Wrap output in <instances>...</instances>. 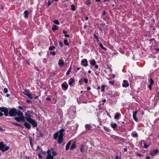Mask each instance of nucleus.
<instances>
[{"mask_svg": "<svg viewBox=\"0 0 159 159\" xmlns=\"http://www.w3.org/2000/svg\"><path fill=\"white\" fill-rule=\"evenodd\" d=\"M31 113L30 111H27L25 114L26 116L25 119L28 122L32 124L33 126L36 127L37 126V124L34 120L31 118Z\"/></svg>", "mask_w": 159, "mask_h": 159, "instance_id": "obj_1", "label": "nucleus"}, {"mask_svg": "<svg viewBox=\"0 0 159 159\" xmlns=\"http://www.w3.org/2000/svg\"><path fill=\"white\" fill-rule=\"evenodd\" d=\"M9 109L5 107H0V111L1 112H3L4 115L5 116H8L9 113Z\"/></svg>", "mask_w": 159, "mask_h": 159, "instance_id": "obj_2", "label": "nucleus"}, {"mask_svg": "<svg viewBox=\"0 0 159 159\" xmlns=\"http://www.w3.org/2000/svg\"><path fill=\"white\" fill-rule=\"evenodd\" d=\"M16 109L15 108L11 109L9 111L8 114L10 116H16Z\"/></svg>", "mask_w": 159, "mask_h": 159, "instance_id": "obj_3", "label": "nucleus"}, {"mask_svg": "<svg viewBox=\"0 0 159 159\" xmlns=\"http://www.w3.org/2000/svg\"><path fill=\"white\" fill-rule=\"evenodd\" d=\"M9 149V147L8 146H6L5 145L3 144V142H2V144L1 146L0 150H1L3 152L6 151Z\"/></svg>", "mask_w": 159, "mask_h": 159, "instance_id": "obj_4", "label": "nucleus"}, {"mask_svg": "<svg viewBox=\"0 0 159 159\" xmlns=\"http://www.w3.org/2000/svg\"><path fill=\"white\" fill-rule=\"evenodd\" d=\"M54 138L57 141L58 143L60 144V131H58L54 134Z\"/></svg>", "mask_w": 159, "mask_h": 159, "instance_id": "obj_5", "label": "nucleus"}, {"mask_svg": "<svg viewBox=\"0 0 159 159\" xmlns=\"http://www.w3.org/2000/svg\"><path fill=\"white\" fill-rule=\"evenodd\" d=\"M23 93L24 94L27 96L29 99H33L32 95L29 93V92L27 90H25L23 92Z\"/></svg>", "mask_w": 159, "mask_h": 159, "instance_id": "obj_6", "label": "nucleus"}, {"mask_svg": "<svg viewBox=\"0 0 159 159\" xmlns=\"http://www.w3.org/2000/svg\"><path fill=\"white\" fill-rule=\"evenodd\" d=\"M64 132V129H61L60 130V143L63 142V136L64 135L63 133Z\"/></svg>", "mask_w": 159, "mask_h": 159, "instance_id": "obj_7", "label": "nucleus"}, {"mask_svg": "<svg viewBox=\"0 0 159 159\" xmlns=\"http://www.w3.org/2000/svg\"><path fill=\"white\" fill-rule=\"evenodd\" d=\"M87 149L88 147L87 146L84 145H82L80 147V151L82 153L87 150Z\"/></svg>", "mask_w": 159, "mask_h": 159, "instance_id": "obj_8", "label": "nucleus"}, {"mask_svg": "<svg viewBox=\"0 0 159 159\" xmlns=\"http://www.w3.org/2000/svg\"><path fill=\"white\" fill-rule=\"evenodd\" d=\"M159 152V150L157 149L152 150L150 152V154L152 156H154Z\"/></svg>", "mask_w": 159, "mask_h": 159, "instance_id": "obj_9", "label": "nucleus"}, {"mask_svg": "<svg viewBox=\"0 0 159 159\" xmlns=\"http://www.w3.org/2000/svg\"><path fill=\"white\" fill-rule=\"evenodd\" d=\"M81 64L82 65L84 66L85 67H86L88 66V64L87 63V61L86 59H83L81 61Z\"/></svg>", "mask_w": 159, "mask_h": 159, "instance_id": "obj_10", "label": "nucleus"}, {"mask_svg": "<svg viewBox=\"0 0 159 159\" xmlns=\"http://www.w3.org/2000/svg\"><path fill=\"white\" fill-rule=\"evenodd\" d=\"M138 112V111H136L135 112H133V119L136 122H137L138 121V119L136 118V115L137 114Z\"/></svg>", "mask_w": 159, "mask_h": 159, "instance_id": "obj_11", "label": "nucleus"}, {"mask_svg": "<svg viewBox=\"0 0 159 159\" xmlns=\"http://www.w3.org/2000/svg\"><path fill=\"white\" fill-rule=\"evenodd\" d=\"M16 116L17 115L18 116H22L23 115V113L21 111H19L18 110H17L16 109Z\"/></svg>", "mask_w": 159, "mask_h": 159, "instance_id": "obj_12", "label": "nucleus"}, {"mask_svg": "<svg viewBox=\"0 0 159 159\" xmlns=\"http://www.w3.org/2000/svg\"><path fill=\"white\" fill-rule=\"evenodd\" d=\"M123 84H122V86L124 87H127L129 86V84L127 82L126 80H124L123 81Z\"/></svg>", "mask_w": 159, "mask_h": 159, "instance_id": "obj_13", "label": "nucleus"}, {"mask_svg": "<svg viewBox=\"0 0 159 159\" xmlns=\"http://www.w3.org/2000/svg\"><path fill=\"white\" fill-rule=\"evenodd\" d=\"M62 88L64 90H66L68 87V85L64 83L61 85Z\"/></svg>", "mask_w": 159, "mask_h": 159, "instance_id": "obj_14", "label": "nucleus"}, {"mask_svg": "<svg viewBox=\"0 0 159 159\" xmlns=\"http://www.w3.org/2000/svg\"><path fill=\"white\" fill-rule=\"evenodd\" d=\"M49 150L47 151V153H48L46 159H53V157L50 153L49 154Z\"/></svg>", "mask_w": 159, "mask_h": 159, "instance_id": "obj_15", "label": "nucleus"}, {"mask_svg": "<svg viewBox=\"0 0 159 159\" xmlns=\"http://www.w3.org/2000/svg\"><path fill=\"white\" fill-rule=\"evenodd\" d=\"M24 125L26 128L28 129H30L31 128L30 125L29 123H28L26 122H25L24 123Z\"/></svg>", "mask_w": 159, "mask_h": 159, "instance_id": "obj_16", "label": "nucleus"}, {"mask_svg": "<svg viewBox=\"0 0 159 159\" xmlns=\"http://www.w3.org/2000/svg\"><path fill=\"white\" fill-rule=\"evenodd\" d=\"M75 82V79L73 78H70L69 81V84L70 85H71Z\"/></svg>", "mask_w": 159, "mask_h": 159, "instance_id": "obj_17", "label": "nucleus"}, {"mask_svg": "<svg viewBox=\"0 0 159 159\" xmlns=\"http://www.w3.org/2000/svg\"><path fill=\"white\" fill-rule=\"evenodd\" d=\"M71 140H70L68 142V143L67 144L66 146V150H68L69 149V147H70V145L71 143Z\"/></svg>", "mask_w": 159, "mask_h": 159, "instance_id": "obj_18", "label": "nucleus"}, {"mask_svg": "<svg viewBox=\"0 0 159 159\" xmlns=\"http://www.w3.org/2000/svg\"><path fill=\"white\" fill-rule=\"evenodd\" d=\"M76 147V143L75 142H74L72 145L70 147V149L73 150V149L75 148Z\"/></svg>", "mask_w": 159, "mask_h": 159, "instance_id": "obj_19", "label": "nucleus"}, {"mask_svg": "<svg viewBox=\"0 0 159 159\" xmlns=\"http://www.w3.org/2000/svg\"><path fill=\"white\" fill-rule=\"evenodd\" d=\"M25 117L23 116V115L22 116H20V121L21 122H25Z\"/></svg>", "mask_w": 159, "mask_h": 159, "instance_id": "obj_20", "label": "nucleus"}, {"mask_svg": "<svg viewBox=\"0 0 159 159\" xmlns=\"http://www.w3.org/2000/svg\"><path fill=\"white\" fill-rule=\"evenodd\" d=\"M24 17L25 18H27L28 14V11L27 10L25 11L24 12Z\"/></svg>", "mask_w": 159, "mask_h": 159, "instance_id": "obj_21", "label": "nucleus"}, {"mask_svg": "<svg viewBox=\"0 0 159 159\" xmlns=\"http://www.w3.org/2000/svg\"><path fill=\"white\" fill-rule=\"evenodd\" d=\"M117 125V124L116 123H111V126L114 129L116 128Z\"/></svg>", "mask_w": 159, "mask_h": 159, "instance_id": "obj_22", "label": "nucleus"}, {"mask_svg": "<svg viewBox=\"0 0 159 159\" xmlns=\"http://www.w3.org/2000/svg\"><path fill=\"white\" fill-rule=\"evenodd\" d=\"M85 128L88 129H90L92 127V126L89 124H86L85 125Z\"/></svg>", "mask_w": 159, "mask_h": 159, "instance_id": "obj_23", "label": "nucleus"}, {"mask_svg": "<svg viewBox=\"0 0 159 159\" xmlns=\"http://www.w3.org/2000/svg\"><path fill=\"white\" fill-rule=\"evenodd\" d=\"M120 116V113H117L115 116L114 118L115 119H118Z\"/></svg>", "mask_w": 159, "mask_h": 159, "instance_id": "obj_24", "label": "nucleus"}, {"mask_svg": "<svg viewBox=\"0 0 159 159\" xmlns=\"http://www.w3.org/2000/svg\"><path fill=\"white\" fill-rule=\"evenodd\" d=\"M84 3L86 5H89L91 4V2L90 0H87Z\"/></svg>", "mask_w": 159, "mask_h": 159, "instance_id": "obj_25", "label": "nucleus"}, {"mask_svg": "<svg viewBox=\"0 0 159 159\" xmlns=\"http://www.w3.org/2000/svg\"><path fill=\"white\" fill-rule=\"evenodd\" d=\"M63 33L65 34V36L66 37H70V35L69 34H66L67 33L66 31H65L64 30H63Z\"/></svg>", "mask_w": 159, "mask_h": 159, "instance_id": "obj_26", "label": "nucleus"}, {"mask_svg": "<svg viewBox=\"0 0 159 159\" xmlns=\"http://www.w3.org/2000/svg\"><path fill=\"white\" fill-rule=\"evenodd\" d=\"M96 63V61L94 60H92L90 62V64L92 65H95Z\"/></svg>", "mask_w": 159, "mask_h": 159, "instance_id": "obj_27", "label": "nucleus"}, {"mask_svg": "<svg viewBox=\"0 0 159 159\" xmlns=\"http://www.w3.org/2000/svg\"><path fill=\"white\" fill-rule=\"evenodd\" d=\"M57 29H58V28L57 27V26L56 25H54L52 27V30L53 31H54V30H57Z\"/></svg>", "mask_w": 159, "mask_h": 159, "instance_id": "obj_28", "label": "nucleus"}, {"mask_svg": "<svg viewBox=\"0 0 159 159\" xmlns=\"http://www.w3.org/2000/svg\"><path fill=\"white\" fill-rule=\"evenodd\" d=\"M14 119L17 122H19L20 121V116L15 117L14 118Z\"/></svg>", "mask_w": 159, "mask_h": 159, "instance_id": "obj_29", "label": "nucleus"}, {"mask_svg": "<svg viewBox=\"0 0 159 159\" xmlns=\"http://www.w3.org/2000/svg\"><path fill=\"white\" fill-rule=\"evenodd\" d=\"M99 45H100V46L101 47V48H102V49H103L104 50H107V49L103 47V45L102 44V43H100Z\"/></svg>", "mask_w": 159, "mask_h": 159, "instance_id": "obj_30", "label": "nucleus"}, {"mask_svg": "<svg viewBox=\"0 0 159 159\" xmlns=\"http://www.w3.org/2000/svg\"><path fill=\"white\" fill-rule=\"evenodd\" d=\"M55 48L54 46H50L49 48V50H54Z\"/></svg>", "mask_w": 159, "mask_h": 159, "instance_id": "obj_31", "label": "nucleus"}, {"mask_svg": "<svg viewBox=\"0 0 159 159\" xmlns=\"http://www.w3.org/2000/svg\"><path fill=\"white\" fill-rule=\"evenodd\" d=\"M64 61H63L61 60H60V67L62 66H63V65H64Z\"/></svg>", "mask_w": 159, "mask_h": 159, "instance_id": "obj_32", "label": "nucleus"}, {"mask_svg": "<svg viewBox=\"0 0 159 159\" xmlns=\"http://www.w3.org/2000/svg\"><path fill=\"white\" fill-rule=\"evenodd\" d=\"M71 9L73 11H75V7L74 5H72L71 6Z\"/></svg>", "mask_w": 159, "mask_h": 159, "instance_id": "obj_33", "label": "nucleus"}, {"mask_svg": "<svg viewBox=\"0 0 159 159\" xmlns=\"http://www.w3.org/2000/svg\"><path fill=\"white\" fill-rule=\"evenodd\" d=\"M64 44L68 46L69 45L68 43V40L67 39L65 40L64 41Z\"/></svg>", "mask_w": 159, "mask_h": 159, "instance_id": "obj_34", "label": "nucleus"}, {"mask_svg": "<svg viewBox=\"0 0 159 159\" xmlns=\"http://www.w3.org/2000/svg\"><path fill=\"white\" fill-rule=\"evenodd\" d=\"M105 86L104 85H103L101 87V91L102 92H104L105 90Z\"/></svg>", "mask_w": 159, "mask_h": 159, "instance_id": "obj_35", "label": "nucleus"}, {"mask_svg": "<svg viewBox=\"0 0 159 159\" xmlns=\"http://www.w3.org/2000/svg\"><path fill=\"white\" fill-rule=\"evenodd\" d=\"M150 84L151 85H152L154 84V81H153V80L152 79H150Z\"/></svg>", "mask_w": 159, "mask_h": 159, "instance_id": "obj_36", "label": "nucleus"}, {"mask_svg": "<svg viewBox=\"0 0 159 159\" xmlns=\"http://www.w3.org/2000/svg\"><path fill=\"white\" fill-rule=\"evenodd\" d=\"M71 69V67H70V68H69V69L66 72V75H68L70 74V72Z\"/></svg>", "mask_w": 159, "mask_h": 159, "instance_id": "obj_37", "label": "nucleus"}, {"mask_svg": "<svg viewBox=\"0 0 159 159\" xmlns=\"http://www.w3.org/2000/svg\"><path fill=\"white\" fill-rule=\"evenodd\" d=\"M3 91L5 93H7L8 92V89L7 88H4L3 89Z\"/></svg>", "mask_w": 159, "mask_h": 159, "instance_id": "obj_38", "label": "nucleus"}, {"mask_svg": "<svg viewBox=\"0 0 159 159\" xmlns=\"http://www.w3.org/2000/svg\"><path fill=\"white\" fill-rule=\"evenodd\" d=\"M52 3V2H51L50 1H48V2L47 4V7H48L49 6H50L51 5Z\"/></svg>", "mask_w": 159, "mask_h": 159, "instance_id": "obj_39", "label": "nucleus"}, {"mask_svg": "<svg viewBox=\"0 0 159 159\" xmlns=\"http://www.w3.org/2000/svg\"><path fill=\"white\" fill-rule=\"evenodd\" d=\"M53 22L56 24H59V21L57 20H54L53 21Z\"/></svg>", "mask_w": 159, "mask_h": 159, "instance_id": "obj_40", "label": "nucleus"}, {"mask_svg": "<svg viewBox=\"0 0 159 159\" xmlns=\"http://www.w3.org/2000/svg\"><path fill=\"white\" fill-rule=\"evenodd\" d=\"M50 53L52 54L54 56L56 54V53L55 51H50Z\"/></svg>", "mask_w": 159, "mask_h": 159, "instance_id": "obj_41", "label": "nucleus"}, {"mask_svg": "<svg viewBox=\"0 0 159 159\" xmlns=\"http://www.w3.org/2000/svg\"><path fill=\"white\" fill-rule=\"evenodd\" d=\"M12 124H13V125H16V126H21V125L20 124H17V123H15V122L12 123Z\"/></svg>", "mask_w": 159, "mask_h": 159, "instance_id": "obj_42", "label": "nucleus"}, {"mask_svg": "<svg viewBox=\"0 0 159 159\" xmlns=\"http://www.w3.org/2000/svg\"><path fill=\"white\" fill-rule=\"evenodd\" d=\"M38 156L39 158H42V157H41L40 152H39L38 153Z\"/></svg>", "mask_w": 159, "mask_h": 159, "instance_id": "obj_43", "label": "nucleus"}, {"mask_svg": "<svg viewBox=\"0 0 159 159\" xmlns=\"http://www.w3.org/2000/svg\"><path fill=\"white\" fill-rule=\"evenodd\" d=\"M52 154L53 156H56L57 155V153L55 151H53L52 152Z\"/></svg>", "mask_w": 159, "mask_h": 159, "instance_id": "obj_44", "label": "nucleus"}, {"mask_svg": "<svg viewBox=\"0 0 159 159\" xmlns=\"http://www.w3.org/2000/svg\"><path fill=\"white\" fill-rule=\"evenodd\" d=\"M133 136L134 137H137L138 136L137 134L136 133L134 134L133 135Z\"/></svg>", "mask_w": 159, "mask_h": 159, "instance_id": "obj_45", "label": "nucleus"}, {"mask_svg": "<svg viewBox=\"0 0 159 159\" xmlns=\"http://www.w3.org/2000/svg\"><path fill=\"white\" fill-rule=\"evenodd\" d=\"M109 82L111 85H113L114 84V81H109Z\"/></svg>", "mask_w": 159, "mask_h": 159, "instance_id": "obj_46", "label": "nucleus"}, {"mask_svg": "<svg viewBox=\"0 0 159 159\" xmlns=\"http://www.w3.org/2000/svg\"><path fill=\"white\" fill-rule=\"evenodd\" d=\"M143 144L144 145V147L145 148H147L148 147V145H145L144 143H143Z\"/></svg>", "mask_w": 159, "mask_h": 159, "instance_id": "obj_47", "label": "nucleus"}, {"mask_svg": "<svg viewBox=\"0 0 159 159\" xmlns=\"http://www.w3.org/2000/svg\"><path fill=\"white\" fill-rule=\"evenodd\" d=\"M84 81L86 83H88V80L87 79H84Z\"/></svg>", "mask_w": 159, "mask_h": 159, "instance_id": "obj_48", "label": "nucleus"}, {"mask_svg": "<svg viewBox=\"0 0 159 159\" xmlns=\"http://www.w3.org/2000/svg\"><path fill=\"white\" fill-rule=\"evenodd\" d=\"M94 38L97 40L98 41V37L96 35H94Z\"/></svg>", "mask_w": 159, "mask_h": 159, "instance_id": "obj_49", "label": "nucleus"}, {"mask_svg": "<svg viewBox=\"0 0 159 159\" xmlns=\"http://www.w3.org/2000/svg\"><path fill=\"white\" fill-rule=\"evenodd\" d=\"M18 108L20 109V110H22V109H23V107L21 106H18Z\"/></svg>", "mask_w": 159, "mask_h": 159, "instance_id": "obj_50", "label": "nucleus"}, {"mask_svg": "<svg viewBox=\"0 0 159 159\" xmlns=\"http://www.w3.org/2000/svg\"><path fill=\"white\" fill-rule=\"evenodd\" d=\"M152 85L150 84L148 85V88L150 90L152 89Z\"/></svg>", "mask_w": 159, "mask_h": 159, "instance_id": "obj_51", "label": "nucleus"}, {"mask_svg": "<svg viewBox=\"0 0 159 159\" xmlns=\"http://www.w3.org/2000/svg\"><path fill=\"white\" fill-rule=\"evenodd\" d=\"M26 102L27 103H29L31 102V101L30 100H26Z\"/></svg>", "mask_w": 159, "mask_h": 159, "instance_id": "obj_52", "label": "nucleus"}, {"mask_svg": "<svg viewBox=\"0 0 159 159\" xmlns=\"http://www.w3.org/2000/svg\"><path fill=\"white\" fill-rule=\"evenodd\" d=\"M31 138H30V145H31V146H32V142H31Z\"/></svg>", "mask_w": 159, "mask_h": 159, "instance_id": "obj_53", "label": "nucleus"}, {"mask_svg": "<svg viewBox=\"0 0 159 159\" xmlns=\"http://www.w3.org/2000/svg\"><path fill=\"white\" fill-rule=\"evenodd\" d=\"M3 115V114L2 113V112H1L0 111V116H2Z\"/></svg>", "mask_w": 159, "mask_h": 159, "instance_id": "obj_54", "label": "nucleus"}, {"mask_svg": "<svg viewBox=\"0 0 159 159\" xmlns=\"http://www.w3.org/2000/svg\"><path fill=\"white\" fill-rule=\"evenodd\" d=\"M94 66H95V68L98 69V65H96V64H95V65H94Z\"/></svg>", "mask_w": 159, "mask_h": 159, "instance_id": "obj_55", "label": "nucleus"}, {"mask_svg": "<svg viewBox=\"0 0 159 159\" xmlns=\"http://www.w3.org/2000/svg\"><path fill=\"white\" fill-rule=\"evenodd\" d=\"M41 148V147L39 146H37V149L38 150L39 149H40Z\"/></svg>", "mask_w": 159, "mask_h": 159, "instance_id": "obj_56", "label": "nucleus"}, {"mask_svg": "<svg viewBox=\"0 0 159 159\" xmlns=\"http://www.w3.org/2000/svg\"><path fill=\"white\" fill-rule=\"evenodd\" d=\"M46 100H48V101H49V100H51V99L50 98H46Z\"/></svg>", "mask_w": 159, "mask_h": 159, "instance_id": "obj_57", "label": "nucleus"}, {"mask_svg": "<svg viewBox=\"0 0 159 159\" xmlns=\"http://www.w3.org/2000/svg\"><path fill=\"white\" fill-rule=\"evenodd\" d=\"M106 12L105 11H104L103 13V16H104L106 15Z\"/></svg>", "mask_w": 159, "mask_h": 159, "instance_id": "obj_58", "label": "nucleus"}, {"mask_svg": "<svg viewBox=\"0 0 159 159\" xmlns=\"http://www.w3.org/2000/svg\"><path fill=\"white\" fill-rule=\"evenodd\" d=\"M60 47H63V43L61 42H60Z\"/></svg>", "mask_w": 159, "mask_h": 159, "instance_id": "obj_59", "label": "nucleus"}, {"mask_svg": "<svg viewBox=\"0 0 159 159\" xmlns=\"http://www.w3.org/2000/svg\"><path fill=\"white\" fill-rule=\"evenodd\" d=\"M150 157L149 156H147L146 157V159H150Z\"/></svg>", "mask_w": 159, "mask_h": 159, "instance_id": "obj_60", "label": "nucleus"}, {"mask_svg": "<svg viewBox=\"0 0 159 159\" xmlns=\"http://www.w3.org/2000/svg\"><path fill=\"white\" fill-rule=\"evenodd\" d=\"M39 98V96H37L36 97H35L34 98V99H36L37 98Z\"/></svg>", "mask_w": 159, "mask_h": 159, "instance_id": "obj_61", "label": "nucleus"}, {"mask_svg": "<svg viewBox=\"0 0 159 159\" xmlns=\"http://www.w3.org/2000/svg\"><path fill=\"white\" fill-rule=\"evenodd\" d=\"M39 137H43V135H42V134H41V133H40L39 134Z\"/></svg>", "mask_w": 159, "mask_h": 159, "instance_id": "obj_62", "label": "nucleus"}, {"mask_svg": "<svg viewBox=\"0 0 159 159\" xmlns=\"http://www.w3.org/2000/svg\"><path fill=\"white\" fill-rule=\"evenodd\" d=\"M112 76L113 78H115V75L114 74H112Z\"/></svg>", "mask_w": 159, "mask_h": 159, "instance_id": "obj_63", "label": "nucleus"}, {"mask_svg": "<svg viewBox=\"0 0 159 159\" xmlns=\"http://www.w3.org/2000/svg\"><path fill=\"white\" fill-rule=\"evenodd\" d=\"M119 159L118 157L117 156H116V159Z\"/></svg>", "mask_w": 159, "mask_h": 159, "instance_id": "obj_64", "label": "nucleus"}]
</instances>
